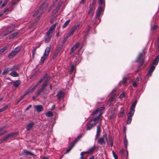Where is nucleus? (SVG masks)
<instances>
[{"label": "nucleus", "instance_id": "4", "mask_svg": "<svg viewBox=\"0 0 159 159\" xmlns=\"http://www.w3.org/2000/svg\"><path fill=\"white\" fill-rule=\"evenodd\" d=\"M47 76V75H46L43 77L42 79L37 83L32 88H30L25 93V95H26L28 93H32L37 87L39 85V84L42 82L43 80H44L45 78Z\"/></svg>", "mask_w": 159, "mask_h": 159}, {"label": "nucleus", "instance_id": "6", "mask_svg": "<svg viewBox=\"0 0 159 159\" xmlns=\"http://www.w3.org/2000/svg\"><path fill=\"white\" fill-rule=\"evenodd\" d=\"M145 55V53L143 51L142 53H140L137 59V61L139 62L143 63V62L144 56Z\"/></svg>", "mask_w": 159, "mask_h": 159}, {"label": "nucleus", "instance_id": "21", "mask_svg": "<svg viewBox=\"0 0 159 159\" xmlns=\"http://www.w3.org/2000/svg\"><path fill=\"white\" fill-rule=\"evenodd\" d=\"M134 111V110L130 109V111L127 115L128 117H131L133 116Z\"/></svg>", "mask_w": 159, "mask_h": 159}, {"label": "nucleus", "instance_id": "1", "mask_svg": "<svg viewBox=\"0 0 159 159\" xmlns=\"http://www.w3.org/2000/svg\"><path fill=\"white\" fill-rule=\"evenodd\" d=\"M104 109V107H101L98 108L95 111L92 112L91 114V115H93L97 114H98V115L97 117L92 119L90 120V122L93 121H94L95 123L97 122V123L99 120L101 116L102 115L101 111Z\"/></svg>", "mask_w": 159, "mask_h": 159}, {"label": "nucleus", "instance_id": "40", "mask_svg": "<svg viewBox=\"0 0 159 159\" xmlns=\"http://www.w3.org/2000/svg\"><path fill=\"white\" fill-rule=\"evenodd\" d=\"M132 118L131 117H128V118L127 121V123L128 124H130L132 120Z\"/></svg>", "mask_w": 159, "mask_h": 159}, {"label": "nucleus", "instance_id": "62", "mask_svg": "<svg viewBox=\"0 0 159 159\" xmlns=\"http://www.w3.org/2000/svg\"><path fill=\"white\" fill-rule=\"evenodd\" d=\"M16 3V2H14V1H12L11 3L12 6H13L14 5H15Z\"/></svg>", "mask_w": 159, "mask_h": 159}, {"label": "nucleus", "instance_id": "17", "mask_svg": "<svg viewBox=\"0 0 159 159\" xmlns=\"http://www.w3.org/2000/svg\"><path fill=\"white\" fill-rule=\"evenodd\" d=\"M13 31V28L11 29L10 31H9L7 29L6 30L3 31L1 33V35L2 36H4L8 34L10 32H11Z\"/></svg>", "mask_w": 159, "mask_h": 159}, {"label": "nucleus", "instance_id": "33", "mask_svg": "<svg viewBox=\"0 0 159 159\" xmlns=\"http://www.w3.org/2000/svg\"><path fill=\"white\" fill-rule=\"evenodd\" d=\"M53 114L51 111L48 112L46 114V116L47 117L52 116H53Z\"/></svg>", "mask_w": 159, "mask_h": 159}, {"label": "nucleus", "instance_id": "27", "mask_svg": "<svg viewBox=\"0 0 159 159\" xmlns=\"http://www.w3.org/2000/svg\"><path fill=\"white\" fill-rule=\"evenodd\" d=\"M62 4V3H59V4L57 6V7H56V8L55 10L54 11L55 12V13H56L57 12H58V11L60 9L61 6Z\"/></svg>", "mask_w": 159, "mask_h": 159}, {"label": "nucleus", "instance_id": "31", "mask_svg": "<svg viewBox=\"0 0 159 159\" xmlns=\"http://www.w3.org/2000/svg\"><path fill=\"white\" fill-rule=\"evenodd\" d=\"M15 25H13V24H12V25H11L9 26L7 29V30H8L9 31H10L11 30V29H12L13 28V30H14V29L15 28Z\"/></svg>", "mask_w": 159, "mask_h": 159}, {"label": "nucleus", "instance_id": "25", "mask_svg": "<svg viewBox=\"0 0 159 159\" xmlns=\"http://www.w3.org/2000/svg\"><path fill=\"white\" fill-rule=\"evenodd\" d=\"M4 127H3L0 128V136L4 134L7 132V131L6 130L3 129V128Z\"/></svg>", "mask_w": 159, "mask_h": 159}, {"label": "nucleus", "instance_id": "44", "mask_svg": "<svg viewBox=\"0 0 159 159\" xmlns=\"http://www.w3.org/2000/svg\"><path fill=\"white\" fill-rule=\"evenodd\" d=\"M43 89H42L41 88L38 91V93L37 94V96H38L39 95L41 94L43 92Z\"/></svg>", "mask_w": 159, "mask_h": 159}, {"label": "nucleus", "instance_id": "52", "mask_svg": "<svg viewBox=\"0 0 159 159\" xmlns=\"http://www.w3.org/2000/svg\"><path fill=\"white\" fill-rule=\"evenodd\" d=\"M96 2V0H93L92 5H90L91 6L94 7V5H95Z\"/></svg>", "mask_w": 159, "mask_h": 159}, {"label": "nucleus", "instance_id": "38", "mask_svg": "<svg viewBox=\"0 0 159 159\" xmlns=\"http://www.w3.org/2000/svg\"><path fill=\"white\" fill-rule=\"evenodd\" d=\"M80 25L79 24H78V25H74L73 27L71 29V30L73 31L74 32H75V31L76 30V29H77V28Z\"/></svg>", "mask_w": 159, "mask_h": 159}, {"label": "nucleus", "instance_id": "41", "mask_svg": "<svg viewBox=\"0 0 159 159\" xmlns=\"http://www.w3.org/2000/svg\"><path fill=\"white\" fill-rule=\"evenodd\" d=\"M74 33V32L73 31H72L71 30L68 33L67 35L68 36L70 37V36L72 35Z\"/></svg>", "mask_w": 159, "mask_h": 159}, {"label": "nucleus", "instance_id": "45", "mask_svg": "<svg viewBox=\"0 0 159 159\" xmlns=\"http://www.w3.org/2000/svg\"><path fill=\"white\" fill-rule=\"evenodd\" d=\"M132 84L133 86L135 88L137 87V85L136 84V82L135 81H134L132 83Z\"/></svg>", "mask_w": 159, "mask_h": 159}, {"label": "nucleus", "instance_id": "2", "mask_svg": "<svg viewBox=\"0 0 159 159\" xmlns=\"http://www.w3.org/2000/svg\"><path fill=\"white\" fill-rule=\"evenodd\" d=\"M98 3L99 6L97 10L95 17L96 19H98L100 16L101 13L103 10L104 7V2L102 0H99Z\"/></svg>", "mask_w": 159, "mask_h": 159}, {"label": "nucleus", "instance_id": "9", "mask_svg": "<svg viewBox=\"0 0 159 159\" xmlns=\"http://www.w3.org/2000/svg\"><path fill=\"white\" fill-rule=\"evenodd\" d=\"M95 146H93L92 147H91L90 148L88 151L85 152H83V155L84 154L87 153V154H91L92 153L93 151L94 150L95 148Z\"/></svg>", "mask_w": 159, "mask_h": 159}, {"label": "nucleus", "instance_id": "63", "mask_svg": "<svg viewBox=\"0 0 159 159\" xmlns=\"http://www.w3.org/2000/svg\"><path fill=\"white\" fill-rule=\"evenodd\" d=\"M103 137L107 141V136L106 134H105L104 136Z\"/></svg>", "mask_w": 159, "mask_h": 159}, {"label": "nucleus", "instance_id": "19", "mask_svg": "<svg viewBox=\"0 0 159 159\" xmlns=\"http://www.w3.org/2000/svg\"><path fill=\"white\" fill-rule=\"evenodd\" d=\"M21 83L20 81L19 80H17L15 81L13 83V86L15 88L17 87Z\"/></svg>", "mask_w": 159, "mask_h": 159}, {"label": "nucleus", "instance_id": "49", "mask_svg": "<svg viewBox=\"0 0 159 159\" xmlns=\"http://www.w3.org/2000/svg\"><path fill=\"white\" fill-rule=\"evenodd\" d=\"M58 52H56L54 54L53 56V57H52L53 59H55L57 57V55H58Z\"/></svg>", "mask_w": 159, "mask_h": 159}, {"label": "nucleus", "instance_id": "5", "mask_svg": "<svg viewBox=\"0 0 159 159\" xmlns=\"http://www.w3.org/2000/svg\"><path fill=\"white\" fill-rule=\"evenodd\" d=\"M44 10L42 8L41 6H40L39 8L34 13L33 16H37V18L39 17L44 13Z\"/></svg>", "mask_w": 159, "mask_h": 159}, {"label": "nucleus", "instance_id": "36", "mask_svg": "<svg viewBox=\"0 0 159 159\" xmlns=\"http://www.w3.org/2000/svg\"><path fill=\"white\" fill-rule=\"evenodd\" d=\"M136 103L137 102L136 101L134 102L132 104L130 109L134 110V108L135 107Z\"/></svg>", "mask_w": 159, "mask_h": 159}, {"label": "nucleus", "instance_id": "60", "mask_svg": "<svg viewBox=\"0 0 159 159\" xmlns=\"http://www.w3.org/2000/svg\"><path fill=\"white\" fill-rule=\"evenodd\" d=\"M36 53L35 51V50H34V51H33L32 52V56L33 57H34V55Z\"/></svg>", "mask_w": 159, "mask_h": 159}, {"label": "nucleus", "instance_id": "18", "mask_svg": "<svg viewBox=\"0 0 159 159\" xmlns=\"http://www.w3.org/2000/svg\"><path fill=\"white\" fill-rule=\"evenodd\" d=\"M155 67L153 66H152L150 68L147 75L149 76H151V74L153 71L154 70Z\"/></svg>", "mask_w": 159, "mask_h": 159}, {"label": "nucleus", "instance_id": "28", "mask_svg": "<svg viewBox=\"0 0 159 159\" xmlns=\"http://www.w3.org/2000/svg\"><path fill=\"white\" fill-rule=\"evenodd\" d=\"M77 140V139H76L75 140V141L74 142H73L72 144H71V147H70V148L67 149L66 150V153H68L70 150L71 149V148H72V147L74 146V144H75V141H76Z\"/></svg>", "mask_w": 159, "mask_h": 159}, {"label": "nucleus", "instance_id": "32", "mask_svg": "<svg viewBox=\"0 0 159 159\" xmlns=\"http://www.w3.org/2000/svg\"><path fill=\"white\" fill-rule=\"evenodd\" d=\"M94 9L95 8L94 7H93V6H90L89 10L88 12V14H91L92 12L94 10Z\"/></svg>", "mask_w": 159, "mask_h": 159}, {"label": "nucleus", "instance_id": "50", "mask_svg": "<svg viewBox=\"0 0 159 159\" xmlns=\"http://www.w3.org/2000/svg\"><path fill=\"white\" fill-rule=\"evenodd\" d=\"M125 97V93L124 92L122 93L119 96L120 98H122Z\"/></svg>", "mask_w": 159, "mask_h": 159}, {"label": "nucleus", "instance_id": "56", "mask_svg": "<svg viewBox=\"0 0 159 159\" xmlns=\"http://www.w3.org/2000/svg\"><path fill=\"white\" fill-rule=\"evenodd\" d=\"M100 125H98L97 127V131L100 132Z\"/></svg>", "mask_w": 159, "mask_h": 159}, {"label": "nucleus", "instance_id": "15", "mask_svg": "<svg viewBox=\"0 0 159 159\" xmlns=\"http://www.w3.org/2000/svg\"><path fill=\"white\" fill-rule=\"evenodd\" d=\"M20 68V66L18 65H15L12 66L10 69V71H13L15 70L16 71V70H18Z\"/></svg>", "mask_w": 159, "mask_h": 159}, {"label": "nucleus", "instance_id": "47", "mask_svg": "<svg viewBox=\"0 0 159 159\" xmlns=\"http://www.w3.org/2000/svg\"><path fill=\"white\" fill-rule=\"evenodd\" d=\"M112 153L115 159H118L117 155L115 153L114 151H112Z\"/></svg>", "mask_w": 159, "mask_h": 159}, {"label": "nucleus", "instance_id": "11", "mask_svg": "<svg viewBox=\"0 0 159 159\" xmlns=\"http://www.w3.org/2000/svg\"><path fill=\"white\" fill-rule=\"evenodd\" d=\"M22 153L23 154L25 155L26 156L29 155L30 156H34V153H33L30 152L26 150H23Z\"/></svg>", "mask_w": 159, "mask_h": 159}, {"label": "nucleus", "instance_id": "14", "mask_svg": "<svg viewBox=\"0 0 159 159\" xmlns=\"http://www.w3.org/2000/svg\"><path fill=\"white\" fill-rule=\"evenodd\" d=\"M90 121L87 124L86 129L87 130H90L93 126H94L96 124L97 122H95L94 124H91Z\"/></svg>", "mask_w": 159, "mask_h": 159}, {"label": "nucleus", "instance_id": "24", "mask_svg": "<svg viewBox=\"0 0 159 159\" xmlns=\"http://www.w3.org/2000/svg\"><path fill=\"white\" fill-rule=\"evenodd\" d=\"M159 61V55L158 56L154 61L153 62V65H157Z\"/></svg>", "mask_w": 159, "mask_h": 159}, {"label": "nucleus", "instance_id": "48", "mask_svg": "<svg viewBox=\"0 0 159 159\" xmlns=\"http://www.w3.org/2000/svg\"><path fill=\"white\" fill-rule=\"evenodd\" d=\"M127 79L126 78H124L122 80V83L123 84H125L127 82Z\"/></svg>", "mask_w": 159, "mask_h": 159}, {"label": "nucleus", "instance_id": "34", "mask_svg": "<svg viewBox=\"0 0 159 159\" xmlns=\"http://www.w3.org/2000/svg\"><path fill=\"white\" fill-rule=\"evenodd\" d=\"M70 21V20H68L67 21H66L65 23L63 25L62 27L63 28H64L66 26H67L69 24V22Z\"/></svg>", "mask_w": 159, "mask_h": 159}, {"label": "nucleus", "instance_id": "26", "mask_svg": "<svg viewBox=\"0 0 159 159\" xmlns=\"http://www.w3.org/2000/svg\"><path fill=\"white\" fill-rule=\"evenodd\" d=\"M47 56H48L44 54L43 56L41 58L40 62L41 63H43L44 62L45 59L47 58Z\"/></svg>", "mask_w": 159, "mask_h": 159}, {"label": "nucleus", "instance_id": "53", "mask_svg": "<svg viewBox=\"0 0 159 159\" xmlns=\"http://www.w3.org/2000/svg\"><path fill=\"white\" fill-rule=\"evenodd\" d=\"M157 27V26L155 25L152 26L151 29L152 30H154Z\"/></svg>", "mask_w": 159, "mask_h": 159}, {"label": "nucleus", "instance_id": "54", "mask_svg": "<svg viewBox=\"0 0 159 159\" xmlns=\"http://www.w3.org/2000/svg\"><path fill=\"white\" fill-rule=\"evenodd\" d=\"M116 96H115V95L114 96H111V101L110 102H111V101H112L113 100V99L116 97Z\"/></svg>", "mask_w": 159, "mask_h": 159}, {"label": "nucleus", "instance_id": "23", "mask_svg": "<svg viewBox=\"0 0 159 159\" xmlns=\"http://www.w3.org/2000/svg\"><path fill=\"white\" fill-rule=\"evenodd\" d=\"M57 23H55L52 25L50 28L49 30L47 32L50 33H52V31L55 28Z\"/></svg>", "mask_w": 159, "mask_h": 159}, {"label": "nucleus", "instance_id": "20", "mask_svg": "<svg viewBox=\"0 0 159 159\" xmlns=\"http://www.w3.org/2000/svg\"><path fill=\"white\" fill-rule=\"evenodd\" d=\"M12 71L10 73V75L13 77H16L19 76V74L15 70Z\"/></svg>", "mask_w": 159, "mask_h": 159}, {"label": "nucleus", "instance_id": "37", "mask_svg": "<svg viewBox=\"0 0 159 159\" xmlns=\"http://www.w3.org/2000/svg\"><path fill=\"white\" fill-rule=\"evenodd\" d=\"M7 107L8 106L7 105H5L3 107L0 109V112L4 111L7 108Z\"/></svg>", "mask_w": 159, "mask_h": 159}, {"label": "nucleus", "instance_id": "16", "mask_svg": "<svg viewBox=\"0 0 159 159\" xmlns=\"http://www.w3.org/2000/svg\"><path fill=\"white\" fill-rule=\"evenodd\" d=\"M51 48V45H50L49 47H47L45 49L44 54L48 56L50 50Z\"/></svg>", "mask_w": 159, "mask_h": 159}, {"label": "nucleus", "instance_id": "46", "mask_svg": "<svg viewBox=\"0 0 159 159\" xmlns=\"http://www.w3.org/2000/svg\"><path fill=\"white\" fill-rule=\"evenodd\" d=\"M124 144L126 148L127 147V144H128V142H127V140L126 139H125L124 140Z\"/></svg>", "mask_w": 159, "mask_h": 159}, {"label": "nucleus", "instance_id": "7", "mask_svg": "<svg viewBox=\"0 0 159 159\" xmlns=\"http://www.w3.org/2000/svg\"><path fill=\"white\" fill-rule=\"evenodd\" d=\"M52 36V33L47 32L45 36V41L46 43H48Z\"/></svg>", "mask_w": 159, "mask_h": 159}, {"label": "nucleus", "instance_id": "12", "mask_svg": "<svg viewBox=\"0 0 159 159\" xmlns=\"http://www.w3.org/2000/svg\"><path fill=\"white\" fill-rule=\"evenodd\" d=\"M34 108L38 112H40L43 111V107L41 105H37L34 106Z\"/></svg>", "mask_w": 159, "mask_h": 159}, {"label": "nucleus", "instance_id": "22", "mask_svg": "<svg viewBox=\"0 0 159 159\" xmlns=\"http://www.w3.org/2000/svg\"><path fill=\"white\" fill-rule=\"evenodd\" d=\"M98 142L101 145L105 144V142L103 138L101 137L99 138L98 139Z\"/></svg>", "mask_w": 159, "mask_h": 159}, {"label": "nucleus", "instance_id": "42", "mask_svg": "<svg viewBox=\"0 0 159 159\" xmlns=\"http://www.w3.org/2000/svg\"><path fill=\"white\" fill-rule=\"evenodd\" d=\"M125 152L124 150L123 149H121L120 151V153L121 155L122 156H125L124 155V153Z\"/></svg>", "mask_w": 159, "mask_h": 159}, {"label": "nucleus", "instance_id": "13", "mask_svg": "<svg viewBox=\"0 0 159 159\" xmlns=\"http://www.w3.org/2000/svg\"><path fill=\"white\" fill-rule=\"evenodd\" d=\"M57 96L58 100H60L61 98H63L64 96V93L62 91H60L57 93Z\"/></svg>", "mask_w": 159, "mask_h": 159}, {"label": "nucleus", "instance_id": "64", "mask_svg": "<svg viewBox=\"0 0 159 159\" xmlns=\"http://www.w3.org/2000/svg\"><path fill=\"white\" fill-rule=\"evenodd\" d=\"M55 107V105H53L52 106V107H51V110H53V109H54Z\"/></svg>", "mask_w": 159, "mask_h": 159}, {"label": "nucleus", "instance_id": "59", "mask_svg": "<svg viewBox=\"0 0 159 159\" xmlns=\"http://www.w3.org/2000/svg\"><path fill=\"white\" fill-rule=\"evenodd\" d=\"M80 159H84L83 155V152L81 153Z\"/></svg>", "mask_w": 159, "mask_h": 159}, {"label": "nucleus", "instance_id": "29", "mask_svg": "<svg viewBox=\"0 0 159 159\" xmlns=\"http://www.w3.org/2000/svg\"><path fill=\"white\" fill-rule=\"evenodd\" d=\"M18 34V32H15L13 33L9 37V39H11L15 37Z\"/></svg>", "mask_w": 159, "mask_h": 159}, {"label": "nucleus", "instance_id": "35", "mask_svg": "<svg viewBox=\"0 0 159 159\" xmlns=\"http://www.w3.org/2000/svg\"><path fill=\"white\" fill-rule=\"evenodd\" d=\"M7 49V47H4L3 48L0 49V54L2 53L6 49Z\"/></svg>", "mask_w": 159, "mask_h": 159}, {"label": "nucleus", "instance_id": "57", "mask_svg": "<svg viewBox=\"0 0 159 159\" xmlns=\"http://www.w3.org/2000/svg\"><path fill=\"white\" fill-rule=\"evenodd\" d=\"M7 1H8L4 2L2 4V7H4L6 5Z\"/></svg>", "mask_w": 159, "mask_h": 159}, {"label": "nucleus", "instance_id": "39", "mask_svg": "<svg viewBox=\"0 0 159 159\" xmlns=\"http://www.w3.org/2000/svg\"><path fill=\"white\" fill-rule=\"evenodd\" d=\"M124 115V110H122L121 112L119 114V116L120 117H122Z\"/></svg>", "mask_w": 159, "mask_h": 159}, {"label": "nucleus", "instance_id": "55", "mask_svg": "<svg viewBox=\"0 0 159 159\" xmlns=\"http://www.w3.org/2000/svg\"><path fill=\"white\" fill-rule=\"evenodd\" d=\"M100 132L97 131L96 134V137H97V138H98L99 136Z\"/></svg>", "mask_w": 159, "mask_h": 159}, {"label": "nucleus", "instance_id": "58", "mask_svg": "<svg viewBox=\"0 0 159 159\" xmlns=\"http://www.w3.org/2000/svg\"><path fill=\"white\" fill-rule=\"evenodd\" d=\"M48 81H46L44 82V84L43 85L45 87L46 86L47 84Z\"/></svg>", "mask_w": 159, "mask_h": 159}, {"label": "nucleus", "instance_id": "3", "mask_svg": "<svg viewBox=\"0 0 159 159\" xmlns=\"http://www.w3.org/2000/svg\"><path fill=\"white\" fill-rule=\"evenodd\" d=\"M20 49V46L16 47L8 55V57L10 59L14 57L19 52Z\"/></svg>", "mask_w": 159, "mask_h": 159}, {"label": "nucleus", "instance_id": "10", "mask_svg": "<svg viewBox=\"0 0 159 159\" xmlns=\"http://www.w3.org/2000/svg\"><path fill=\"white\" fill-rule=\"evenodd\" d=\"M34 125V123L33 122L29 123L26 126V128L27 131H30L33 127Z\"/></svg>", "mask_w": 159, "mask_h": 159}, {"label": "nucleus", "instance_id": "8", "mask_svg": "<svg viewBox=\"0 0 159 159\" xmlns=\"http://www.w3.org/2000/svg\"><path fill=\"white\" fill-rule=\"evenodd\" d=\"M79 45L80 43H77L73 46L70 49V55L72 53L77 49L79 46Z\"/></svg>", "mask_w": 159, "mask_h": 159}, {"label": "nucleus", "instance_id": "30", "mask_svg": "<svg viewBox=\"0 0 159 159\" xmlns=\"http://www.w3.org/2000/svg\"><path fill=\"white\" fill-rule=\"evenodd\" d=\"M9 71H10V69H9L8 68H5L4 69L2 74L3 75H6Z\"/></svg>", "mask_w": 159, "mask_h": 159}, {"label": "nucleus", "instance_id": "51", "mask_svg": "<svg viewBox=\"0 0 159 159\" xmlns=\"http://www.w3.org/2000/svg\"><path fill=\"white\" fill-rule=\"evenodd\" d=\"M69 37L67 35V36L63 39V43H64L67 40V39H68V38Z\"/></svg>", "mask_w": 159, "mask_h": 159}, {"label": "nucleus", "instance_id": "43", "mask_svg": "<svg viewBox=\"0 0 159 159\" xmlns=\"http://www.w3.org/2000/svg\"><path fill=\"white\" fill-rule=\"evenodd\" d=\"M75 68V66L74 65H72L71 66V69L70 70V72L71 73H72L74 69Z\"/></svg>", "mask_w": 159, "mask_h": 159}, {"label": "nucleus", "instance_id": "61", "mask_svg": "<svg viewBox=\"0 0 159 159\" xmlns=\"http://www.w3.org/2000/svg\"><path fill=\"white\" fill-rule=\"evenodd\" d=\"M13 135H14L13 133L10 134H9L8 135H7V136L6 138H8L9 137L11 136H12Z\"/></svg>", "mask_w": 159, "mask_h": 159}]
</instances>
